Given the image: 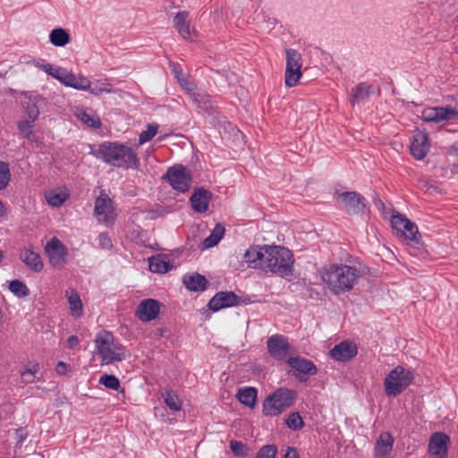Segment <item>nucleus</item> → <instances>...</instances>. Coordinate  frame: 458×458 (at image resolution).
I'll use <instances>...</instances> for the list:
<instances>
[{
  "label": "nucleus",
  "instance_id": "1",
  "mask_svg": "<svg viewBox=\"0 0 458 458\" xmlns=\"http://www.w3.org/2000/svg\"><path fill=\"white\" fill-rule=\"evenodd\" d=\"M360 276V272L354 267L340 264L330 265L322 273V279L334 294L350 292Z\"/></svg>",
  "mask_w": 458,
  "mask_h": 458
},
{
  "label": "nucleus",
  "instance_id": "2",
  "mask_svg": "<svg viewBox=\"0 0 458 458\" xmlns=\"http://www.w3.org/2000/svg\"><path fill=\"white\" fill-rule=\"evenodd\" d=\"M98 153L105 163L114 166L137 169L140 165L137 154L130 147L118 142L101 143Z\"/></svg>",
  "mask_w": 458,
  "mask_h": 458
},
{
  "label": "nucleus",
  "instance_id": "3",
  "mask_svg": "<svg viewBox=\"0 0 458 458\" xmlns=\"http://www.w3.org/2000/svg\"><path fill=\"white\" fill-rule=\"evenodd\" d=\"M265 264L263 271L280 276H289L293 273V255L285 247L265 245Z\"/></svg>",
  "mask_w": 458,
  "mask_h": 458
},
{
  "label": "nucleus",
  "instance_id": "4",
  "mask_svg": "<svg viewBox=\"0 0 458 458\" xmlns=\"http://www.w3.org/2000/svg\"><path fill=\"white\" fill-rule=\"evenodd\" d=\"M98 353L101 357L102 365H109L115 361L124 360L127 357L123 345L114 341L112 333L102 330L94 340Z\"/></svg>",
  "mask_w": 458,
  "mask_h": 458
},
{
  "label": "nucleus",
  "instance_id": "5",
  "mask_svg": "<svg viewBox=\"0 0 458 458\" xmlns=\"http://www.w3.org/2000/svg\"><path fill=\"white\" fill-rule=\"evenodd\" d=\"M296 392L285 387H279L266 397L262 404V413L266 417L280 415L291 407L296 400Z\"/></svg>",
  "mask_w": 458,
  "mask_h": 458
},
{
  "label": "nucleus",
  "instance_id": "6",
  "mask_svg": "<svg viewBox=\"0 0 458 458\" xmlns=\"http://www.w3.org/2000/svg\"><path fill=\"white\" fill-rule=\"evenodd\" d=\"M415 371L398 365L385 377V393L388 397H396L401 394L414 380Z\"/></svg>",
  "mask_w": 458,
  "mask_h": 458
},
{
  "label": "nucleus",
  "instance_id": "7",
  "mask_svg": "<svg viewBox=\"0 0 458 458\" xmlns=\"http://www.w3.org/2000/svg\"><path fill=\"white\" fill-rule=\"evenodd\" d=\"M171 187L180 192H186L192 181L191 173L182 165L170 166L162 177Z\"/></svg>",
  "mask_w": 458,
  "mask_h": 458
},
{
  "label": "nucleus",
  "instance_id": "8",
  "mask_svg": "<svg viewBox=\"0 0 458 458\" xmlns=\"http://www.w3.org/2000/svg\"><path fill=\"white\" fill-rule=\"evenodd\" d=\"M336 200L350 216L364 214L369 206L368 200L357 191L337 193Z\"/></svg>",
  "mask_w": 458,
  "mask_h": 458
},
{
  "label": "nucleus",
  "instance_id": "9",
  "mask_svg": "<svg viewBox=\"0 0 458 458\" xmlns=\"http://www.w3.org/2000/svg\"><path fill=\"white\" fill-rule=\"evenodd\" d=\"M250 298H244L236 295L233 292L225 291L216 293L208 301V308L213 312H217L223 309L238 306L242 303L249 304Z\"/></svg>",
  "mask_w": 458,
  "mask_h": 458
},
{
  "label": "nucleus",
  "instance_id": "10",
  "mask_svg": "<svg viewBox=\"0 0 458 458\" xmlns=\"http://www.w3.org/2000/svg\"><path fill=\"white\" fill-rule=\"evenodd\" d=\"M301 59L298 51L286 49L285 85L289 88L296 86L301 76Z\"/></svg>",
  "mask_w": 458,
  "mask_h": 458
},
{
  "label": "nucleus",
  "instance_id": "11",
  "mask_svg": "<svg viewBox=\"0 0 458 458\" xmlns=\"http://www.w3.org/2000/svg\"><path fill=\"white\" fill-rule=\"evenodd\" d=\"M45 251L49 259V262L55 268L62 269L67 263L68 250L56 237H54L47 243Z\"/></svg>",
  "mask_w": 458,
  "mask_h": 458
},
{
  "label": "nucleus",
  "instance_id": "12",
  "mask_svg": "<svg viewBox=\"0 0 458 458\" xmlns=\"http://www.w3.org/2000/svg\"><path fill=\"white\" fill-rule=\"evenodd\" d=\"M286 362L293 369V375L300 381L306 382L310 376L318 373V369L312 360L301 357H290Z\"/></svg>",
  "mask_w": 458,
  "mask_h": 458
},
{
  "label": "nucleus",
  "instance_id": "13",
  "mask_svg": "<svg viewBox=\"0 0 458 458\" xmlns=\"http://www.w3.org/2000/svg\"><path fill=\"white\" fill-rule=\"evenodd\" d=\"M421 119L427 123L458 120V110L451 106L427 107L422 111Z\"/></svg>",
  "mask_w": 458,
  "mask_h": 458
},
{
  "label": "nucleus",
  "instance_id": "14",
  "mask_svg": "<svg viewBox=\"0 0 458 458\" xmlns=\"http://www.w3.org/2000/svg\"><path fill=\"white\" fill-rule=\"evenodd\" d=\"M269 355L278 360H284L291 349L287 338L282 335H274L267 341Z\"/></svg>",
  "mask_w": 458,
  "mask_h": 458
},
{
  "label": "nucleus",
  "instance_id": "15",
  "mask_svg": "<svg viewBox=\"0 0 458 458\" xmlns=\"http://www.w3.org/2000/svg\"><path fill=\"white\" fill-rule=\"evenodd\" d=\"M21 94L25 98L22 106L28 116L24 121L35 122L39 115V106L46 102V98L41 95L32 94L29 91H22Z\"/></svg>",
  "mask_w": 458,
  "mask_h": 458
},
{
  "label": "nucleus",
  "instance_id": "16",
  "mask_svg": "<svg viewBox=\"0 0 458 458\" xmlns=\"http://www.w3.org/2000/svg\"><path fill=\"white\" fill-rule=\"evenodd\" d=\"M160 311V302L155 299H146L137 307L136 317L142 322L155 319Z\"/></svg>",
  "mask_w": 458,
  "mask_h": 458
},
{
  "label": "nucleus",
  "instance_id": "17",
  "mask_svg": "<svg viewBox=\"0 0 458 458\" xmlns=\"http://www.w3.org/2000/svg\"><path fill=\"white\" fill-rule=\"evenodd\" d=\"M450 437L444 432H435L431 435L428 443V452L438 458H446L448 454L447 444Z\"/></svg>",
  "mask_w": 458,
  "mask_h": 458
},
{
  "label": "nucleus",
  "instance_id": "18",
  "mask_svg": "<svg viewBox=\"0 0 458 458\" xmlns=\"http://www.w3.org/2000/svg\"><path fill=\"white\" fill-rule=\"evenodd\" d=\"M411 154L418 160H422L429 150L428 133L427 131H418L413 135V140L410 146Z\"/></svg>",
  "mask_w": 458,
  "mask_h": 458
},
{
  "label": "nucleus",
  "instance_id": "19",
  "mask_svg": "<svg viewBox=\"0 0 458 458\" xmlns=\"http://www.w3.org/2000/svg\"><path fill=\"white\" fill-rule=\"evenodd\" d=\"M357 346L348 341H343L329 351L332 359L345 362L357 355Z\"/></svg>",
  "mask_w": 458,
  "mask_h": 458
},
{
  "label": "nucleus",
  "instance_id": "20",
  "mask_svg": "<svg viewBox=\"0 0 458 458\" xmlns=\"http://www.w3.org/2000/svg\"><path fill=\"white\" fill-rule=\"evenodd\" d=\"M212 192L200 187L195 188L190 198L192 209L198 213H205L208 210V203L212 199Z\"/></svg>",
  "mask_w": 458,
  "mask_h": 458
},
{
  "label": "nucleus",
  "instance_id": "21",
  "mask_svg": "<svg viewBox=\"0 0 458 458\" xmlns=\"http://www.w3.org/2000/svg\"><path fill=\"white\" fill-rule=\"evenodd\" d=\"M265 259V246H251L245 251L244 254L245 262L248 263L249 267L252 268H260L263 270Z\"/></svg>",
  "mask_w": 458,
  "mask_h": 458
},
{
  "label": "nucleus",
  "instance_id": "22",
  "mask_svg": "<svg viewBox=\"0 0 458 458\" xmlns=\"http://www.w3.org/2000/svg\"><path fill=\"white\" fill-rule=\"evenodd\" d=\"M182 284L191 292H203L209 285L207 278L197 272L184 275Z\"/></svg>",
  "mask_w": 458,
  "mask_h": 458
},
{
  "label": "nucleus",
  "instance_id": "23",
  "mask_svg": "<svg viewBox=\"0 0 458 458\" xmlns=\"http://www.w3.org/2000/svg\"><path fill=\"white\" fill-rule=\"evenodd\" d=\"M394 445V438L389 433H383L379 436L375 444L376 458H389Z\"/></svg>",
  "mask_w": 458,
  "mask_h": 458
},
{
  "label": "nucleus",
  "instance_id": "24",
  "mask_svg": "<svg viewBox=\"0 0 458 458\" xmlns=\"http://www.w3.org/2000/svg\"><path fill=\"white\" fill-rule=\"evenodd\" d=\"M61 83L66 87H70L79 90H86L89 88V81L83 75L77 76L72 72H69L66 69L61 80Z\"/></svg>",
  "mask_w": 458,
  "mask_h": 458
},
{
  "label": "nucleus",
  "instance_id": "25",
  "mask_svg": "<svg viewBox=\"0 0 458 458\" xmlns=\"http://www.w3.org/2000/svg\"><path fill=\"white\" fill-rule=\"evenodd\" d=\"M373 93L374 87L372 84H369L366 82L359 83L352 90L350 103L352 106L359 104L367 99Z\"/></svg>",
  "mask_w": 458,
  "mask_h": 458
},
{
  "label": "nucleus",
  "instance_id": "26",
  "mask_svg": "<svg viewBox=\"0 0 458 458\" xmlns=\"http://www.w3.org/2000/svg\"><path fill=\"white\" fill-rule=\"evenodd\" d=\"M20 259L32 271L38 273L43 269V262L38 253L25 249L21 251Z\"/></svg>",
  "mask_w": 458,
  "mask_h": 458
},
{
  "label": "nucleus",
  "instance_id": "27",
  "mask_svg": "<svg viewBox=\"0 0 458 458\" xmlns=\"http://www.w3.org/2000/svg\"><path fill=\"white\" fill-rule=\"evenodd\" d=\"M174 27L178 33L185 39H188L191 36V21L189 19V13L182 11L176 13L174 18Z\"/></svg>",
  "mask_w": 458,
  "mask_h": 458
},
{
  "label": "nucleus",
  "instance_id": "28",
  "mask_svg": "<svg viewBox=\"0 0 458 458\" xmlns=\"http://www.w3.org/2000/svg\"><path fill=\"white\" fill-rule=\"evenodd\" d=\"M258 390L255 387L244 386L238 389V401L250 408H254L257 403Z\"/></svg>",
  "mask_w": 458,
  "mask_h": 458
},
{
  "label": "nucleus",
  "instance_id": "29",
  "mask_svg": "<svg viewBox=\"0 0 458 458\" xmlns=\"http://www.w3.org/2000/svg\"><path fill=\"white\" fill-rule=\"evenodd\" d=\"M111 199L107 194L101 192L95 201L94 213L99 220L107 221V214L111 210Z\"/></svg>",
  "mask_w": 458,
  "mask_h": 458
},
{
  "label": "nucleus",
  "instance_id": "30",
  "mask_svg": "<svg viewBox=\"0 0 458 458\" xmlns=\"http://www.w3.org/2000/svg\"><path fill=\"white\" fill-rule=\"evenodd\" d=\"M149 270L154 273L164 274L172 269L173 266L170 264L166 256H152L148 259Z\"/></svg>",
  "mask_w": 458,
  "mask_h": 458
},
{
  "label": "nucleus",
  "instance_id": "31",
  "mask_svg": "<svg viewBox=\"0 0 458 458\" xmlns=\"http://www.w3.org/2000/svg\"><path fill=\"white\" fill-rule=\"evenodd\" d=\"M34 123L35 122L21 120L18 122L17 128L20 133H21L28 141L34 142L37 146H40L42 145V141L33 131Z\"/></svg>",
  "mask_w": 458,
  "mask_h": 458
},
{
  "label": "nucleus",
  "instance_id": "32",
  "mask_svg": "<svg viewBox=\"0 0 458 458\" xmlns=\"http://www.w3.org/2000/svg\"><path fill=\"white\" fill-rule=\"evenodd\" d=\"M49 41L55 47H64L71 41L69 32L63 28H55L49 34Z\"/></svg>",
  "mask_w": 458,
  "mask_h": 458
},
{
  "label": "nucleus",
  "instance_id": "33",
  "mask_svg": "<svg viewBox=\"0 0 458 458\" xmlns=\"http://www.w3.org/2000/svg\"><path fill=\"white\" fill-rule=\"evenodd\" d=\"M76 116L81 123L90 128L99 129L102 125L99 117L92 112L88 113L84 109H78L76 112Z\"/></svg>",
  "mask_w": 458,
  "mask_h": 458
},
{
  "label": "nucleus",
  "instance_id": "34",
  "mask_svg": "<svg viewBox=\"0 0 458 458\" xmlns=\"http://www.w3.org/2000/svg\"><path fill=\"white\" fill-rule=\"evenodd\" d=\"M404 225L405 227L401 233L402 235H403L405 239L409 240L412 244H420L421 238L417 225L411 222L410 219H408Z\"/></svg>",
  "mask_w": 458,
  "mask_h": 458
},
{
  "label": "nucleus",
  "instance_id": "35",
  "mask_svg": "<svg viewBox=\"0 0 458 458\" xmlns=\"http://www.w3.org/2000/svg\"><path fill=\"white\" fill-rule=\"evenodd\" d=\"M225 232V226L222 224H217L212 230L210 235L203 241L202 244L204 248L208 249L217 245L223 238Z\"/></svg>",
  "mask_w": 458,
  "mask_h": 458
},
{
  "label": "nucleus",
  "instance_id": "36",
  "mask_svg": "<svg viewBox=\"0 0 458 458\" xmlns=\"http://www.w3.org/2000/svg\"><path fill=\"white\" fill-rule=\"evenodd\" d=\"M34 65L61 82L63 75L64 74V68L54 66L48 63L41 64L38 61H35Z\"/></svg>",
  "mask_w": 458,
  "mask_h": 458
},
{
  "label": "nucleus",
  "instance_id": "37",
  "mask_svg": "<svg viewBox=\"0 0 458 458\" xmlns=\"http://www.w3.org/2000/svg\"><path fill=\"white\" fill-rule=\"evenodd\" d=\"M174 77L176 78L179 84L188 91H193L196 89L195 82L185 75L182 70H178L177 67L174 68Z\"/></svg>",
  "mask_w": 458,
  "mask_h": 458
},
{
  "label": "nucleus",
  "instance_id": "38",
  "mask_svg": "<svg viewBox=\"0 0 458 458\" xmlns=\"http://www.w3.org/2000/svg\"><path fill=\"white\" fill-rule=\"evenodd\" d=\"M68 302L72 314L75 317H81L82 315V302L80 295L72 292L68 297Z\"/></svg>",
  "mask_w": 458,
  "mask_h": 458
},
{
  "label": "nucleus",
  "instance_id": "39",
  "mask_svg": "<svg viewBox=\"0 0 458 458\" xmlns=\"http://www.w3.org/2000/svg\"><path fill=\"white\" fill-rule=\"evenodd\" d=\"M10 291L19 298L27 297L30 294L28 286L21 281L15 279L10 283Z\"/></svg>",
  "mask_w": 458,
  "mask_h": 458
},
{
  "label": "nucleus",
  "instance_id": "40",
  "mask_svg": "<svg viewBox=\"0 0 458 458\" xmlns=\"http://www.w3.org/2000/svg\"><path fill=\"white\" fill-rule=\"evenodd\" d=\"M286 426L292 430H300L304 427V422L298 411L292 412L285 419Z\"/></svg>",
  "mask_w": 458,
  "mask_h": 458
},
{
  "label": "nucleus",
  "instance_id": "41",
  "mask_svg": "<svg viewBox=\"0 0 458 458\" xmlns=\"http://www.w3.org/2000/svg\"><path fill=\"white\" fill-rule=\"evenodd\" d=\"M190 97L199 108L208 110L211 106L209 96L205 93L193 92Z\"/></svg>",
  "mask_w": 458,
  "mask_h": 458
},
{
  "label": "nucleus",
  "instance_id": "42",
  "mask_svg": "<svg viewBox=\"0 0 458 458\" xmlns=\"http://www.w3.org/2000/svg\"><path fill=\"white\" fill-rule=\"evenodd\" d=\"M158 131V124L156 123H148L147 126V130L143 131L139 137V143L143 145L144 143L152 140Z\"/></svg>",
  "mask_w": 458,
  "mask_h": 458
},
{
  "label": "nucleus",
  "instance_id": "43",
  "mask_svg": "<svg viewBox=\"0 0 458 458\" xmlns=\"http://www.w3.org/2000/svg\"><path fill=\"white\" fill-rule=\"evenodd\" d=\"M165 403L167 407H169L172 411H178L181 410L182 406L179 403V398L176 394L173 391H166L163 394Z\"/></svg>",
  "mask_w": 458,
  "mask_h": 458
},
{
  "label": "nucleus",
  "instance_id": "44",
  "mask_svg": "<svg viewBox=\"0 0 458 458\" xmlns=\"http://www.w3.org/2000/svg\"><path fill=\"white\" fill-rule=\"evenodd\" d=\"M98 382L111 390H118L120 388V381L114 375L104 374L100 377Z\"/></svg>",
  "mask_w": 458,
  "mask_h": 458
},
{
  "label": "nucleus",
  "instance_id": "45",
  "mask_svg": "<svg viewBox=\"0 0 458 458\" xmlns=\"http://www.w3.org/2000/svg\"><path fill=\"white\" fill-rule=\"evenodd\" d=\"M11 180V172L9 165L0 161V191L4 190Z\"/></svg>",
  "mask_w": 458,
  "mask_h": 458
},
{
  "label": "nucleus",
  "instance_id": "46",
  "mask_svg": "<svg viewBox=\"0 0 458 458\" xmlns=\"http://www.w3.org/2000/svg\"><path fill=\"white\" fill-rule=\"evenodd\" d=\"M230 448L234 455L239 457H246L250 453V447L247 445L236 440L230 442Z\"/></svg>",
  "mask_w": 458,
  "mask_h": 458
},
{
  "label": "nucleus",
  "instance_id": "47",
  "mask_svg": "<svg viewBox=\"0 0 458 458\" xmlns=\"http://www.w3.org/2000/svg\"><path fill=\"white\" fill-rule=\"evenodd\" d=\"M276 454L277 447L276 445H266L258 451L255 458H276Z\"/></svg>",
  "mask_w": 458,
  "mask_h": 458
},
{
  "label": "nucleus",
  "instance_id": "48",
  "mask_svg": "<svg viewBox=\"0 0 458 458\" xmlns=\"http://www.w3.org/2000/svg\"><path fill=\"white\" fill-rule=\"evenodd\" d=\"M408 218L403 214H396L392 216L391 218V225L394 230H396L398 233H402L405 227V222Z\"/></svg>",
  "mask_w": 458,
  "mask_h": 458
},
{
  "label": "nucleus",
  "instance_id": "49",
  "mask_svg": "<svg viewBox=\"0 0 458 458\" xmlns=\"http://www.w3.org/2000/svg\"><path fill=\"white\" fill-rule=\"evenodd\" d=\"M107 86H109V84L106 82H98L92 85L89 81V88L87 89L85 91H89L93 95H99L103 92L109 93L112 91V89L110 88H107Z\"/></svg>",
  "mask_w": 458,
  "mask_h": 458
},
{
  "label": "nucleus",
  "instance_id": "50",
  "mask_svg": "<svg viewBox=\"0 0 458 458\" xmlns=\"http://www.w3.org/2000/svg\"><path fill=\"white\" fill-rule=\"evenodd\" d=\"M67 199V195L64 193L51 192L47 197V202L52 207L61 206Z\"/></svg>",
  "mask_w": 458,
  "mask_h": 458
},
{
  "label": "nucleus",
  "instance_id": "51",
  "mask_svg": "<svg viewBox=\"0 0 458 458\" xmlns=\"http://www.w3.org/2000/svg\"><path fill=\"white\" fill-rule=\"evenodd\" d=\"M29 436L28 431L24 428H20L15 430V437L17 439L16 446L21 448L24 440L27 439Z\"/></svg>",
  "mask_w": 458,
  "mask_h": 458
},
{
  "label": "nucleus",
  "instance_id": "52",
  "mask_svg": "<svg viewBox=\"0 0 458 458\" xmlns=\"http://www.w3.org/2000/svg\"><path fill=\"white\" fill-rule=\"evenodd\" d=\"M99 243L103 248H111L112 242L107 233H100L99 234Z\"/></svg>",
  "mask_w": 458,
  "mask_h": 458
},
{
  "label": "nucleus",
  "instance_id": "53",
  "mask_svg": "<svg viewBox=\"0 0 458 458\" xmlns=\"http://www.w3.org/2000/svg\"><path fill=\"white\" fill-rule=\"evenodd\" d=\"M21 380L25 384H29L34 381L35 376L31 374V372L27 371L26 369L24 371L21 372Z\"/></svg>",
  "mask_w": 458,
  "mask_h": 458
},
{
  "label": "nucleus",
  "instance_id": "54",
  "mask_svg": "<svg viewBox=\"0 0 458 458\" xmlns=\"http://www.w3.org/2000/svg\"><path fill=\"white\" fill-rule=\"evenodd\" d=\"M80 340L77 335H71L67 339V347L69 349H74L79 345Z\"/></svg>",
  "mask_w": 458,
  "mask_h": 458
},
{
  "label": "nucleus",
  "instance_id": "55",
  "mask_svg": "<svg viewBox=\"0 0 458 458\" xmlns=\"http://www.w3.org/2000/svg\"><path fill=\"white\" fill-rule=\"evenodd\" d=\"M68 365L64 361H59L55 366V371L59 375H64L67 372Z\"/></svg>",
  "mask_w": 458,
  "mask_h": 458
},
{
  "label": "nucleus",
  "instance_id": "56",
  "mask_svg": "<svg viewBox=\"0 0 458 458\" xmlns=\"http://www.w3.org/2000/svg\"><path fill=\"white\" fill-rule=\"evenodd\" d=\"M284 458H298L297 450L294 447H288Z\"/></svg>",
  "mask_w": 458,
  "mask_h": 458
},
{
  "label": "nucleus",
  "instance_id": "57",
  "mask_svg": "<svg viewBox=\"0 0 458 458\" xmlns=\"http://www.w3.org/2000/svg\"><path fill=\"white\" fill-rule=\"evenodd\" d=\"M26 370L31 372V374L35 376L39 370V365L38 363L33 364L30 368L26 369Z\"/></svg>",
  "mask_w": 458,
  "mask_h": 458
},
{
  "label": "nucleus",
  "instance_id": "58",
  "mask_svg": "<svg viewBox=\"0 0 458 458\" xmlns=\"http://www.w3.org/2000/svg\"><path fill=\"white\" fill-rule=\"evenodd\" d=\"M5 214H6V209L4 208V203L0 199V217H3L4 216H5Z\"/></svg>",
  "mask_w": 458,
  "mask_h": 458
},
{
  "label": "nucleus",
  "instance_id": "59",
  "mask_svg": "<svg viewBox=\"0 0 458 458\" xmlns=\"http://www.w3.org/2000/svg\"><path fill=\"white\" fill-rule=\"evenodd\" d=\"M166 331L167 330L165 328H158L157 330V335L159 336H163Z\"/></svg>",
  "mask_w": 458,
  "mask_h": 458
},
{
  "label": "nucleus",
  "instance_id": "60",
  "mask_svg": "<svg viewBox=\"0 0 458 458\" xmlns=\"http://www.w3.org/2000/svg\"><path fill=\"white\" fill-rule=\"evenodd\" d=\"M376 205H377L378 208H379V207L384 208V203H383L380 199H378V200H377V202H376Z\"/></svg>",
  "mask_w": 458,
  "mask_h": 458
},
{
  "label": "nucleus",
  "instance_id": "61",
  "mask_svg": "<svg viewBox=\"0 0 458 458\" xmlns=\"http://www.w3.org/2000/svg\"><path fill=\"white\" fill-rule=\"evenodd\" d=\"M165 137H166V136H161V137H158L157 140L160 142V141H162Z\"/></svg>",
  "mask_w": 458,
  "mask_h": 458
},
{
  "label": "nucleus",
  "instance_id": "62",
  "mask_svg": "<svg viewBox=\"0 0 458 458\" xmlns=\"http://www.w3.org/2000/svg\"><path fill=\"white\" fill-rule=\"evenodd\" d=\"M4 256H3V252L0 250V262L2 261Z\"/></svg>",
  "mask_w": 458,
  "mask_h": 458
}]
</instances>
